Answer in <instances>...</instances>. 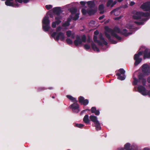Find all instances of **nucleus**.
<instances>
[{"label": "nucleus", "instance_id": "nucleus-37", "mask_svg": "<svg viewBox=\"0 0 150 150\" xmlns=\"http://www.w3.org/2000/svg\"><path fill=\"white\" fill-rule=\"evenodd\" d=\"M66 42L68 45H71L72 43V41L69 38H67L66 40Z\"/></svg>", "mask_w": 150, "mask_h": 150}, {"label": "nucleus", "instance_id": "nucleus-43", "mask_svg": "<svg viewBox=\"0 0 150 150\" xmlns=\"http://www.w3.org/2000/svg\"><path fill=\"white\" fill-rule=\"evenodd\" d=\"M71 30H68L66 32V35L67 37H70L71 35Z\"/></svg>", "mask_w": 150, "mask_h": 150}, {"label": "nucleus", "instance_id": "nucleus-56", "mask_svg": "<svg viewBox=\"0 0 150 150\" xmlns=\"http://www.w3.org/2000/svg\"><path fill=\"white\" fill-rule=\"evenodd\" d=\"M135 3L133 1H131L130 3V5L131 6H132L134 5L135 4Z\"/></svg>", "mask_w": 150, "mask_h": 150}, {"label": "nucleus", "instance_id": "nucleus-19", "mask_svg": "<svg viewBox=\"0 0 150 150\" xmlns=\"http://www.w3.org/2000/svg\"><path fill=\"white\" fill-rule=\"evenodd\" d=\"M93 40L94 42L98 44V45L103 46V44L99 40H98L97 37L96 36L94 35L93 37Z\"/></svg>", "mask_w": 150, "mask_h": 150}, {"label": "nucleus", "instance_id": "nucleus-45", "mask_svg": "<svg viewBox=\"0 0 150 150\" xmlns=\"http://www.w3.org/2000/svg\"><path fill=\"white\" fill-rule=\"evenodd\" d=\"M45 7L47 10H49L52 8V6L51 5H46Z\"/></svg>", "mask_w": 150, "mask_h": 150}, {"label": "nucleus", "instance_id": "nucleus-11", "mask_svg": "<svg viewBox=\"0 0 150 150\" xmlns=\"http://www.w3.org/2000/svg\"><path fill=\"white\" fill-rule=\"evenodd\" d=\"M138 82H140L141 81L142 85L143 86H145L146 84V80L144 78L143 74L142 73L140 74L138 76Z\"/></svg>", "mask_w": 150, "mask_h": 150}, {"label": "nucleus", "instance_id": "nucleus-17", "mask_svg": "<svg viewBox=\"0 0 150 150\" xmlns=\"http://www.w3.org/2000/svg\"><path fill=\"white\" fill-rule=\"evenodd\" d=\"M98 38L99 39L103 42V44L105 45H108V42L105 40L104 38L103 37V34L100 33L99 35Z\"/></svg>", "mask_w": 150, "mask_h": 150}, {"label": "nucleus", "instance_id": "nucleus-27", "mask_svg": "<svg viewBox=\"0 0 150 150\" xmlns=\"http://www.w3.org/2000/svg\"><path fill=\"white\" fill-rule=\"evenodd\" d=\"M94 125L95 127H96V130L98 131L101 129V127L99 122H98V123H95Z\"/></svg>", "mask_w": 150, "mask_h": 150}, {"label": "nucleus", "instance_id": "nucleus-33", "mask_svg": "<svg viewBox=\"0 0 150 150\" xmlns=\"http://www.w3.org/2000/svg\"><path fill=\"white\" fill-rule=\"evenodd\" d=\"M46 89H47V88L45 87H39L38 88L37 91L38 92H41Z\"/></svg>", "mask_w": 150, "mask_h": 150}, {"label": "nucleus", "instance_id": "nucleus-26", "mask_svg": "<svg viewBox=\"0 0 150 150\" xmlns=\"http://www.w3.org/2000/svg\"><path fill=\"white\" fill-rule=\"evenodd\" d=\"M91 45L92 49L94 51L96 50L98 52L100 51L99 49L97 47L96 45L93 42L91 43Z\"/></svg>", "mask_w": 150, "mask_h": 150}, {"label": "nucleus", "instance_id": "nucleus-34", "mask_svg": "<svg viewBox=\"0 0 150 150\" xmlns=\"http://www.w3.org/2000/svg\"><path fill=\"white\" fill-rule=\"evenodd\" d=\"M79 14L78 13H76L75 16L73 17V19L75 21L77 20L79 18Z\"/></svg>", "mask_w": 150, "mask_h": 150}, {"label": "nucleus", "instance_id": "nucleus-13", "mask_svg": "<svg viewBox=\"0 0 150 150\" xmlns=\"http://www.w3.org/2000/svg\"><path fill=\"white\" fill-rule=\"evenodd\" d=\"M149 50L147 49H145L143 51L144 54L143 58L144 59L149 58H150V52H148Z\"/></svg>", "mask_w": 150, "mask_h": 150}, {"label": "nucleus", "instance_id": "nucleus-63", "mask_svg": "<svg viewBox=\"0 0 150 150\" xmlns=\"http://www.w3.org/2000/svg\"><path fill=\"white\" fill-rule=\"evenodd\" d=\"M90 42H91L90 39L89 38H88V39L87 40V42L88 43H89Z\"/></svg>", "mask_w": 150, "mask_h": 150}, {"label": "nucleus", "instance_id": "nucleus-24", "mask_svg": "<svg viewBox=\"0 0 150 150\" xmlns=\"http://www.w3.org/2000/svg\"><path fill=\"white\" fill-rule=\"evenodd\" d=\"M83 121L85 123L87 124L89 123L90 120L89 119V117L88 115H86L84 116Z\"/></svg>", "mask_w": 150, "mask_h": 150}, {"label": "nucleus", "instance_id": "nucleus-25", "mask_svg": "<svg viewBox=\"0 0 150 150\" xmlns=\"http://www.w3.org/2000/svg\"><path fill=\"white\" fill-rule=\"evenodd\" d=\"M13 0H6L5 2V4L7 6H13V3L11 1H13Z\"/></svg>", "mask_w": 150, "mask_h": 150}, {"label": "nucleus", "instance_id": "nucleus-35", "mask_svg": "<svg viewBox=\"0 0 150 150\" xmlns=\"http://www.w3.org/2000/svg\"><path fill=\"white\" fill-rule=\"evenodd\" d=\"M134 81L132 82V84L134 86L136 85L138 82V80H137L136 78L134 77L133 78Z\"/></svg>", "mask_w": 150, "mask_h": 150}, {"label": "nucleus", "instance_id": "nucleus-16", "mask_svg": "<svg viewBox=\"0 0 150 150\" xmlns=\"http://www.w3.org/2000/svg\"><path fill=\"white\" fill-rule=\"evenodd\" d=\"M141 15L140 12L137 11L135 13V15L133 16V18L134 19L138 20L141 18Z\"/></svg>", "mask_w": 150, "mask_h": 150}, {"label": "nucleus", "instance_id": "nucleus-47", "mask_svg": "<svg viewBox=\"0 0 150 150\" xmlns=\"http://www.w3.org/2000/svg\"><path fill=\"white\" fill-rule=\"evenodd\" d=\"M62 18V17L59 16H57L55 17V19L56 20H60V19Z\"/></svg>", "mask_w": 150, "mask_h": 150}, {"label": "nucleus", "instance_id": "nucleus-20", "mask_svg": "<svg viewBox=\"0 0 150 150\" xmlns=\"http://www.w3.org/2000/svg\"><path fill=\"white\" fill-rule=\"evenodd\" d=\"M127 30L126 29H124L122 31H121V33L120 34L124 35L125 36H127L129 35H131L132 34V33L127 32Z\"/></svg>", "mask_w": 150, "mask_h": 150}, {"label": "nucleus", "instance_id": "nucleus-61", "mask_svg": "<svg viewBox=\"0 0 150 150\" xmlns=\"http://www.w3.org/2000/svg\"><path fill=\"white\" fill-rule=\"evenodd\" d=\"M147 95H148L150 97V90L147 93Z\"/></svg>", "mask_w": 150, "mask_h": 150}, {"label": "nucleus", "instance_id": "nucleus-2", "mask_svg": "<svg viewBox=\"0 0 150 150\" xmlns=\"http://www.w3.org/2000/svg\"><path fill=\"white\" fill-rule=\"evenodd\" d=\"M62 28L60 26H58L56 29V32H54L51 34V36L55 40L58 41L60 40L61 41H64L65 39V37L64 33L62 32H59L57 33V35L55 37V36L57 34V32L60 31Z\"/></svg>", "mask_w": 150, "mask_h": 150}, {"label": "nucleus", "instance_id": "nucleus-3", "mask_svg": "<svg viewBox=\"0 0 150 150\" xmlns=\"http://www.w3.org/2000/svg\"><path fill=\"white\" fill-rule=\"evenodd\" d=\"M143 54V51H142L138 52L137 54H134V59L135 60L134 63V65L137 66L141 62L142 59L141 58H139V57L142 55Z\"/></svg>", "mask_w": 150, "mask_h": 150}, {"label": "nucleus", "instance_id": "nucleus-52", "mask_svg": "<svg viewBox=\"0 0 150 150\" xmlns=\"http://www.w3.org/2000/svg\"><path fill=\"white\" fill-rule=\"evenodd\" d=\"M80 3L81 5L84 6L86 4V2L84 1H81L80 2Z\"/></svg>", "mask_w": 150, "mask_h": 150}, {"label": "nucleus", "instance_id": "nucleus-18", "mask_svg": "<svg viewBox=\"0 0 150 150\" xmlns=\"http://www.w3.org/2000/svg\"><path fill=\"white\" fill-rule=\"evenodd\" d=\"M89 118L91 121L93 122L94 124L98 123L99 121L97 120V117L94 115H91L90 116Z\"/></svg>", "mask_w": 150, "mask_h": 150}, {"label": "nucleus", "instance_id": "nucleus-44", "mask_svg": "<svg viewBox=\"0 0 150 150\" xmlns=\"http://www.w3.org/2000/svg\"><path fill=\"white\" fill-rule=\"evenodd\" d=\"M84 47L85 49L86 50H89L90 48V46L89 45L87 44H85L84 46Z\"/></svg>", "mask_w": 150, "mask_h": 150}, {"label": "nucleus", "instance_id": "nucleus-59", "mask_svg": "<svg viewBox=\"0 0 150 150\" xmlns=\"http://www.w3.org/2000/svg\"><path fill=\"white\" fill-rule=\"evenodd\" d=\"M29 1L28 0H23V2L24 3H27Z\"/></svg>", "mask_w": 150, "mask_h": 150}, {"label": "nucleus", "instance_id": "nucleus-5", "mask_svg": "<svg viewBox=\"0 0 150 150\" xmlns=\"http://www.w3.org/2000/svg\"><path fill=\"white\" fill-rule=\"evenodd\" d=\"M142 71L144 75H148L150 74V67L147 64H144L142 66Z\"/></svg>", "mask_w": 150, "mask_h": 150}, {"label": "nucleus", "instance_id": "nucleus-30", "mask_svg": "<svg viewBox=\"0 0 150 150\" xmlns=\"http://www.w3.org/2000/svg\"><path fill=\"white\" fill-rule=\"evenodd\" d=\"M141 16L148 17L149 16L150 14L148 12L144 13L142 12H140Z\"/></svg>", "mask_w": 150, "mask_h": 150}, {"label": "nucleus", "instance_id": "nucleus-7", "mask_svg": "<svg viewBox=\"0 0 150 150\" xmlns=\"http://www.w3.org/2000/svg\"><path fill=\"white\" fill-rule=\"evenodd\" d=\"M140 8L144 11H150V4L149 1H147L143 3L140 6Z\"/></svg>", "mask_w": 150, "mask_h": 150}, {"label": "nucleus", "instance_id": "nucleus-38", "mask_svg": "<svg viewBox=\"0 0 150 150\" xmlns=\"http://www.w3.org/2000/svg\"><path fill=\"white\" fill-rule=\"evenodd\" d=\"M86 36L84 35H83L82 36L81 38V39L82 40V42H85L86 41Z\"/></svg>", "mask_w": 150, "mask_h": 150}, {"label": "nucleus", "instance_id": "nucleus-12", "mask_svg": "<svg viewBox=\"0 0 150 150\" xmlns=\"http://www.w3.org/2000/svg\"><path fill=\"white\" fill-rule=\"evenodd\" d=\"M82 43V40L80 37L77 35L76 37V40L74 41V45L76 46H77L79 45H81Z\"/></svg>", "mask_w": 150, "mask_h": 150}, {"label": "nucleus", "instance_id": "nucleus-36", "mask_svg": "<svg viewBox=\"0 0 150 150\" xmlns=\"http://www.w3.org/2000/svg\"><path fill=\"white\" fill-rule=\"evenodd\" d=\"M113 0H109L108 1L107 4L106 5L107 7L111 6V4L112 3Z\"/></svg>", "mask_w": 150, "mask_h": 150}, {"label": "nucleus", "instance_id": "nucleus-1", "mask_svg": "<svg viewBox=\"0 0 150 150\" xmlns=\"http://www.w3.org/2000/svg\"><path fill=\"white\" fill-rule=\"evenodd\" d=\"M105 30V32L108 33H110L111 35L113 37H115L118 40H121V38L117 35L115 32L120 33H121V30L120 28L116 26H115L112 29L109 28L108 26H105L104 27Z\"/></svg>", "mask_w": 150, "mask_h": 150}, {"label": "nucleus", "instance_id": "nucleus-58", "mask_svg": "<svg viewBox=\"0 0 150 150\" xmlns=\"http://www.w3.org/2000/svg\"><path fill=\"white\" fill-rule=\"evenodd\" d=\"M147 81L148 83H150V76L148 77L147 79Z\"/></svg>", "mask_w": 150, "mask_h": 150}, {"label": "nucleus", "instance_id": "nucleus-32", "mask_svg": "<svg viewBox=\"0 0 150 150\" xmlns=\"http://www.w3.org/2000/svg\"><path fill=\"white\" fill-rule=\"evenodd\" d=\"M130 144L129 143H126L124 146V149H130Z\"/></svg>", "mask_w": 150, "mask_h": 150}, {"label": "nucleus", "instance_id": "nucleus-4", "mask_svg": "<svg viewBox=\"0 0 150 150\" xmlns=\"http://www.w3.org/2000/svg\"><path fill=\"white\" fill-rule=\"evenodd\" d=\"M125 71L122 68L118 70V72L116 74V75L118 76L117 79L121 80H124L125 79L126 76L125 75Z\"/></svg>", "mask_w": 150, "mask_h": 150}, {"label": "nucleus", "instance_id": "nucleus-8", "mask_svg": "<svg viewBox=\"0 0 150 150\" xmlns=\"http://www.w3.org/2000/svg\"><path fill=\"white\" fill-rule=\"evenodd\" d=\"M78 101L79 103L82 104L84 105H86L89 103V101L87 99H85L82 96H80L78 98Z\"/></svg>", "mask_w": 150, "mask_h": 150}, {"label": "nucleus", "instance_id": "nucleus-54", "mask_svg": "<svg viewBox=\"0 0 150 150\" xmlns=\"http://www.w3.org/2000/svg\"><path fill=\"white\" fill-rule=\"evenodd\" d=\"M105 16L104 15H103L102 16H100L99 18L98 19L99 20H101L103 19L104 18Z\"/></svg>", "mask_w": 150, "mask_h": 150}, {"label": "nucleus", "instance_id": "nucleus-42", "mask_svg": "<svg viewBox=\"0 0 150 150\" xmlns=\"http://www.w3.org/2000/svg\"><path fill=\"white\" fill-rule=\"evenodd\" d=\"M96 110V108L95 107H93L91 108V111L92 113H94Z\"/></svg>", "mask_w": 150, "mask_h": 150}, {"label": "nucleus", "instance_id": "nucleus-22", "mask_svg": "<svg viewBox=\"0 0 150 150\" xmlns=\"http://www.w3.org/2000/svg\"><path fill=\"white\" fill-rule=\"evenodd\" d=\"M98 10L100 11V13L102 14L104 13V6L103 4H100L98 6Z\"/></svg>", "mask_w": 150, "mask_h": 150}, {"label": "nucleus", "instance_id": "nucleus-31", "mask_svg": "<svg viewBox=\"0 0 150 150\" xmlns=\"http://www.w3.org/2000/svg\"><path fill=\"white\" fill-rule=\"evenodd\" d=\"M77 11V9L75 8H73L70 9V12L72 14H75Z\"/></svg>", "mask_w": 150, "mask_h": 150}, {"label": "nucleus", "instance_id": "nucleus-62", "mask_svg": "<svg viewBox=\"0 0 150 150\" xmlns=\"http://www.w3.org/2000/svg\"><path fill=\"white\" fill-rule=\"evenodd\" d=\"M116 11V9H114L110 13H112L115 12Z\"/></svg>", "mask_w": 150, "mask_h": 150}, {"label": "nucleus", "instance_id": "nucleus-64", "mask_svg": "<svg viewBox=\"0 0 150 150\" xmlns=\"http://www.w3.org/2000/svg\"><path fill=\"white\" fill-rule=\"evenodd\" d=\"M143 150H149V149L147 148H144Z\"/></svg>", "mask_w": 150, "mask_h": 150}, {"label": "nucleus", "instance_id": "nucleus-46", "mask_svg": "<svg viewBox=\"0 0 150 150\" xmlns=\"http://www.w3.org/2000/svg\"><path fill=\"white\" fill-rule=\"evenodd\" d=\"M56 23L55 22H53L52 24V28H55L56 27Z\"/></svg>", "mask_w": 150, "mask_h": 150}, {"label": "nucleus", "instance_id": "nucleus-6", "mask_svg": "<svg viewBox=\"0 0 150 150\" xmlns=\"http://www.w3.org/2000/svg\"><path fill=\"white\" fill-rule=\"evenodd\" d=\"M77 101H75L70 106V107L72 109L73 112L78 113L79 111V105L77 103Z\"/></svg>", "mask_w": 150, "mask_h": 150}, {"label": "nucleus", "instance_id": "nucleus-28", "mask_svg": "<svg viewBox=\"0 0 150 150\" xmlns=\"http://www.w3.org/2000/svg\"><path fill=\"white\" fill-rule=\"evenodd\" d=\"M67 97L68 98L72 101L73 102H74L75 101H78L76 98L73 97L71 95H67Z\"/></svg>", "mask_w": 150, "mask_h": 150}, {"label": "nucleus", "instance_id": "nucleus-14", "mask_svg": "<svg viewBox=\"0 0 150 150\" xmlns=\"http://www.w3.org/2000/svg\"><path fill=\"white\" fill-rule=\"evenodd\" d=\"M105 35L106 37L108 39L109 41L112 43L115 44L117 43V41L111 38L110 35L106 32H105Z\"/></svg>", "mask_w": 150, "mask_h": 150}, {"label": "nucleus", "instance_id": "nucleus-15", "mask_svg": "<svg viewBox=\"0 0 150 150\" xmlns=\"http://www.w3.org/2000/svg\"><path fill=\"white\" fill-rule=\"evenodd\" d=\"M42 23L45 25H49L50 23L49 18L48 16H45L43 19Z\"/></svg>", "mask_w": 150, "mask_h": 150}, {"label": "nucleus", "instance_id": "nucleus-57", "mask_svg": "<svg viewBox=\"0 0 150 150\" xmlns=\"http://www.w3.org/2000/svg\"><path fill=\"white\" fill-rule=\"evenodd\" d=\"M71 38H72L74 39V38L75 35H74V33L71 34Z\"/></svg>", "mask_w": 150, "mask_h": 150}, {"label": "nucleus", "instance_id": "nucleus-21", "mask_svg": "<svg viewBox=\"0 0 150 150\" xmlns=\"http://www.w3.org/2000/svg\"><path fill=\"white\" fill-rule=\"evenodd\" d=\"M96 11L95 9H87V13L89 15H94L96 12Z\"/></svg>", "mask_w": 150, "mask_h": 150}, {"label": "nucleus", "instance_id": "nucleus-23", "mask_svg": "<svg viewBox=\"0 0 150 150\" xmlns=\"http://www.w3.org/2000/svg\"><path fill=\"white\" fill-rule=\"evenodd\" d=\"M88 6L90 8H93L95 6L94 2L92 1H89L87 2Z\"/></svg>", "mask_w": 150, "mask_h": 150}, {"label": "nucleus", "instance_id": "nucleus-51", "mask_svg": "<svg viewBox=\"0 0 150 150\" xmlns=\"http://www.w3.org/2000/svg\"><path fill=\"white\" fill-rule=\"evenodd\" d=\"M134 23L139 25H142V22H141L135 21L134 22Z\"/></svg>", "mask_w": 150, "mask_h": 150}, {"label": "nucleus", "instance_id": "nucleus-39", "mask_svg": "<svg viewBox=\"0 0 150 150\" xmlns=\"http://www.w3.org/2000/svg\"><path fill=\"white\" fill-rule=\"evenodd\" d=\"M84 126V125L81 124H76L75 126L79 128H82Z\"/></svg>", "mask_w": 150, "mask_h": 150}, {"label": "nucleus", "instance_id": "nucleus-60", "mask_svg": "<svg viewBox=\"0 0 150 150\" xmlns=\"http://www.w3.org/2000/svg\"><path fill=\"white\" fill-rule=\"evenodd\" d=\"M71 21V19L69 18H68L67 20V21L66 22H68L69 23H70V22Z\"/></svg>", "mask_w": 150, "mask_h": 150}, {"label": "nucleus", "instance_id": "nucleus-10", "mask_svg": "<svg viewBox=\"0 0 150 150\" xmlns=\"http://www.w3.org/2000/svg\"><path fill=\"white\" fill-rule=\"evenodd\" d=\"M52 11L54 13L58 16H59L63 12V11L61 10L60 7H55L53 8Z\"/></svg>", "mask_w": 150, "mask_h": 150}, {"label": "nucleus", "instance_id": "nucleus-41", "mask_svg": "<svg viewBox=\"0 0 150 150\" xmlns=\"http://www.w3.org/2000/svg\"><path fill=\"white\" fill-rule=\"evenodd\" d=\"M70 25V23L68 22H66L62 25V26L64 27H67L69 26Z\"/></svg>", "mask_w": 150, "mask_h": 150}, {"label": "nucleus", "instance_id": "nucleus-48", "mask_svg": "<svg viewBox=\"0 0 150 150\" xmlns=\"http://www.w3.org/2000/svg\"><path fill=\"white\" fill-rule=\"evenodd\" d=\"M94 113L96 115H98L100 114V112L99 110H96L95 111V112H94Z\"/></svg>", "mask_w": 150, "mask_h": 150}, {"label": "nucleus", "instance_id": "nucleus-9", "mask_svg": "<svg viewBox=\"0 0 150 150\" xmlns=\"http://www.w3.org/2000/svg\"><path fill=\"white\" fill-rule=\"evenodd\" d=\"M138 91L144 96L147 95V92L145 87L142 86H140L137 88Z\"/></svg>", "mask_w": 150, "mask_h": 150}, {"label": "nucleus", "instance_id": "nucleus-55", "mask_svg": "<svg viewBox=\"0 0 150 150\" xmlns=\"http://www.w3.org/2000/svg\"><path fill=\"white\" fill-rule=\"evenodd\" d=\"M15 1H17L20 3H21L23 2V0H15Z\"/></svg>", "mask_w": 150, "mask_h": 150}, {"label": "nucleus", "instance_id": "nucleus-29", "mask_svg": "<svg viewBox=\"0 0 150 150\" xmlns=\"http://www.w3.org/2000/svg\"><path fill=\"white\" fill-rule=\"evenodd\" d=\"M42 28L45 31H48L49 30L50 27L48 25H45L42 26Z\"/></svg>", "mask_w": 150, "mask_h": 150}, {"label": "nucleus", "instance_id": "nucleus-40", "mask_svg": "<svg viewBox=\"0 0 150 150\" xmlns=\"http://www.w3.org/2000/svg\"><path fill=\"white\" fill-rule=\"evenodd\" d=\"M81 12L83 15H86L87 13V10H86L84 8H82L81 10Z\"/></svg>", "mask_w": 150, "mask_h": 150}, {"label": "nucleus", "instance_id": "nucleus-53", "mask_svg": "<svg viewBox=\"0 0 150 150\" xmlns=\"http://www.w3.org/2000/svg\"><path fill=\"white\" fill-rule=\"evenodd\" d=\"M55 22L57 25H58L61 22V20H56Z\"/></svg>", "mask_w": 150, "mask_h": 150}, {"label": "nucleus", "instance_id": "nucleus-49", "mask_svg": "<svg viewBox=\"0 0 150 150\" xmlns=\"http://www.w3.org/2000/svg\"><path fill=\"white\" fill-rule=\"evenodd\" d=\"M99 32L98 30H96L94 32V35H97L99 34Z\"/></svg>", "mask_w": 150, "mask_h": 150}, {"label": "nucleus", "instance_id": "nucleus-50", "mask_svg": "<svg viewBox=\"0 0 150 150\" xmlns=\"http://www.w3.org/2000/svg\"><path fill=\"white\" fill-rule=\"evenodd\" d=\"M117 3L116 1H115L114 2L113 1L111 5V7H113L114 5H115Z\"/></svg>", "mask_w": 150, "mask_h": 150}]
</instances>
